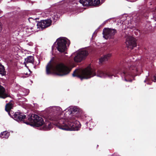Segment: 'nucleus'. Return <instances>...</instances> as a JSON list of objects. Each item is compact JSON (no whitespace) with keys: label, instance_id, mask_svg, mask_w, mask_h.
<instances>
[{"label":"nucleus","instance_id":"10","mask_svg":"<svg viewBox=\"0 0 156 156\" xmlns=\"http://www.w3.org/2000/svg\"><path fill=\"white\" fill-rule=\"evenodd\" d=\"M116 32V30L114 29L105 28L103 31V37L106 39L112 38Z\"/></svg>","mask_w":156,"mask_h":156},{"label":"nucleus","instance_id":"17","mask_svg":"<svg viewBox=\"0 0 156 156\" xmlns=\"http://www.w3.org/2000/svg\"><path fill=\"white\" fill-rule=\"evenodd\" d=\"M6 71L4 66L0 64V74L2 76H4L6 75Z\"/></svg>","mask_w":156,"mask_h":156},{"label":"nucleus","instance_id":"13","mask_svg":"<svg viewBox=\"0 0 156 156\" xmlns=\"http://www.w3.org/2000/svg\"><path fill=\"white\" fill-rule=\"evenodd\" d=\"M113 75L109 72H105L101 70H98L97 73V76L102 78L108 77L112 78Z\"/></svg>","mask_w":156,"mask_h":156},{"label":"nucleus","instance_id":"23","mask_svg":"<svg viewBox=\"0 0 156 156\" xmlns=\"http://www.w3.org/2000/svg\"><path fill=\"white\" fill-rule=\"evenodd\" d=\"M32 28H28L27 30H29L30 31H29V32H30L31 31H33V30H32Z\"/></svg>","mask_w":156,"mask_h":156},{"label":"nucleus","instance_id":"19","mask_svg":"<svg viewBox=\"0 0 156 156\" xmlns=\"http://www.w3.org/2000/svg\"><path fill=\"white\" fill-rule=\"evenodd\" d=\"M9 136V134L6 131L2 132L0 134V137L2 138H7Z\"/></svg>","mask_w":156,"mask_h":156},{"label":"nucleus","instance_id":"26","mask_svg":"<svg viewBox=\"0 0 156 156\" xmlns=\"http://www.w3.org/2000/svg\"><path fill=\"white\" fill-rule=\"evenodd\" d=\"M106 23V21H105L103 23V24H105Z\"/></svg>","mask_w":156,"mask_h":156},{"label":"nucleus","instance_id":"25","mask_svg":"<svg viewBox=\"0 0 156 156\" xmlns=\"http://www.w3.org/2000/svg\"><path fill=\"white\" fill-rule=\"evenodd\" d=\"M95 34V31L94 32V33L93 36H92V37H93L94 36V34Z\"/></svg>","mask_w":156,"mask_h":156},{"label":"nucleus","instance_id":"1","mask_svg":"<svg viewBox=\"0 0 156 156\" xmlns=\"http://www.w3.org/2000/svg\"><path fill=\"white\" fill-rule=\"evenodd\" d=\"M66 111L65 114V119L59 120L58 128L66 130H78L80 128L79 122L76 120V117L74 113L78 111L76 107L71 106L65 110Z\"/></svg>","mask_w":156,"mask_h":156},{"label":"nucleus","instance_id":"15","mask_svg":"<svg viewBox=\"0 0 156 156\" xmlns=\"http://www.w3.org/2000/svg\"><path fill=\"white\" fill-rule=\"evenodd\" d=\"M13 105L11 103H9L6 104L5 106V109L6 111L8 112V114L10 116H12V115L11 114V113H12V111H10V110L12 109V107Z\"/></svg>","mask_w":156,"mask_h":156},{"label":"nucleus","instance_id":"3","mask_svg":"<svg viewBox=\"0 0 156 156\" xmlns=\"http://www.w3.org/2000/svg\"><path fill=\"white\" fill-rule=\"evenodd\" d=\"M96 75L95 70L90 66L83 70L76 69L73 74V76H77L81 80L88 79Z\"/></svg>","mask_w":156,"mask_h":156},{"label":"nucleus","instance_id":"24","mask_svg":"<svg viewBox=\"0 0 156 156\" xmlns=\"http://www.w3.org/2000/svg\"><path fill=\"white\" fill-rule=\"evenodd\" d=\"M2 29V27L1 23H0V32L1 31Z\"/></svg>","mask_w":156,"mask_h":156},{"label":"nucleus","instance_id":"20","mask_svg":"<svg viewBox=\"0 0 156 156\" xmlns=\"http://www.w3.org/2000/svg\"><path fill=\"white\" fill-rule=\"evenodd\" d=\"M25 62L27 63H33L34 61V58L33 56H28L27 58L25 59Z\"/></svg>","mask_w":156,"mask_h":156},{"label":"nucleus","instance_id":"7","mask_svg":"<svg viewBox=\"0 0 156 156\" xmlns=\"http://www.w3.org/2000/svg\"><path fill=\"white\" fill-rule=\"evenodd\" d=\"M55 43L56 47L58 51L61 52L65 51L66 50V44L69 45L70 44L69 41L67 38L64 37L58 38Z\"/></svg>","mask_w":156,"mask_h":156},{"label":"nucleus","instance_id":"18","mask_svg":"<svg viewBox=\"0 0 156 156\" xmlns=\"http://www.w3.org/2000/svg\"><path fill=\"white\" fill-rule=\"evenodd\" d=\"M80 2L83 6L90 5V0H80Z\"/></svg>","mask_w":156,"mask_h":156},{"label":"nucleus","instance_id":"6","mask_svg":"<svg viewBox=\"0 0 156 156\" xmlns=\"http://www.w3.org/2000/svg\"><path fill=\"white\" fill-rule=\"evenodd\" d=\"M88 55V52L85 49H81L73 54L71 56L75 62H80L85 59Z\"/></svg>","mask_w":156,"mask_h":156},{"label":"nucleus","instance_id":"16","mask_svg":"<svg viewBox=\"0 0 156 156\" xmlns=\"http://www.w3.org/2000/svg\"><path fill=\"white\" fill-rule=\"evenodd\" d=\"M111 55L110 54H108L103 55L100 58V62L101 63L108 60L111 57Z\"/></svg>","mask_w":156,"mask_h":156},{"label":"nucleus","instance_id":"11","mask_svg":"<svg viewBox=\"0 0 156 156\" xmlns=\"http://www.w3.org/2000/svg\"><path fill=\"white\" fill-rule=\"evenodd\" d=\"M126 43L127 46L130 48H132L136 45L135 39L131 36L128 37L126 39Z\"/></svg>","mask_w":156,"mask_h":156},{"label":"nucleus","instance_id":"4","mask_svg":"<svg viewBox=\"0 0 156 156\" xmlns=\"http://www.w3.org/2000/svg\"><path fill=\"white\" fill-rule=\"evenodd\" d=\"M62 109L58 106L50 107L47 108L46 109V112L48 115V116H52L51 117H49V118L51 120L56 121L58 122L57 124V126L58 127V125L59 124V120L62 119H65V118L59 119L58 115L60 114L62 112Z\"/></svg>","mask_w":156,"mask_h":156},{"label":"nucleus","instance_id":"12","mask_svg":"<svg viewBox=\"0 0 156 156\" xmlns=\"http://www.w3.org/2000/svg\"><path fill=\"white\" fill-rule=\"evenodd\" d=\"M14 119L17 121H23L26 116L20 112H16L14 115Z\"/></svg>","mask_w":156,"mask_h":156},{"label":"nucleus","instance_id":"14","mask_svg":"<svg viewBox=\"0 0 156 156\" xmlns=\"http://www.w3.org/2000/svg\"><path fill=\"white\" fill-rule=\"evenodd\" d=\"M9 96L4 88L0 85V98H5Z\"/></svg>","mask_w":156,"mask_h":156},{"label":"nucleus","instance_id":"8","mask_svg":"<svg viewBox=\"0 0 156 156\" xmlns=\"http://www.w3.org/2000/svg\"><path fill=\"white\" fill-rule=\"evenodd\" d=\"M136 70V68L135 66L133 64L131 65L130 66L126 68L125 70L121 74L122 77H124V80L126 81L131 82V79H128L133 76L132 73H133V71Z\"/></svg>","mask_w":156,"mask_h":156},{"label":"nucleus","instance_id":"27","mask_svg":"<svg viewBox=\"0 0 156 156\" xmlns=\"http://www.w3.org/2000/svg\"><path fill=\"white\" fill-rule=\"evenodd\" d=\"M146 80H144V82H146Z\"/></svg>","mask_w":156,"mask_h":156},{"label":"nucleus","instance_id":"2","mask_svg":"<svg viewBox=\"0 0 156 156\" xmlns=\"http://www.w3.org/2000/svg\"><path fill=\"white\" fill-rule=\"evenodd\" d=\"M71 70L67 65L62 62L50 61L46 67L47 74L53 72L57 75L63 76L68 74Z\"/></svg>","mask_w":156,"mask_h":156},{"label":"nucleus","instance_id":"9","mask_svg":"<svg viewBox=\"0 0 156 156\" xmlns=\"http://www.w3.org/2000/svg\"><path fill=\"white\" fill-rule=\"evenodd\" d=\"M28 120L30 122L34 123L37 126H41L44 123L43 119L35 114L29 115Z\"/></svg>","mask_w":156,"mask_h":156},{"label":"nucleus","instance_id":"5","mask_svg":"<svg viewBox=\"0 0 156 156\" xmlns=\"http://www.w3.org/2000/svg\"><path fill=\"white\" fill-rule=\"evenodd\" d=\"M49 14L51 16L50 19L42 20L40 22H38L37 25V28L42 29L47 27L51 25V19H53L54 21H55L58 18V14L54 11L50 12Z\"/></svg>","mask_w":156,"mask_h":156},{"label":"nucleus","instance_id":"21","mask_svg":"<svg viewBox=\"0 0 156 156\" xmlns=\"http://www.w3.org/2000/svg\"><path fill=\"white\" fill-rule=\"evenodd\" d=\"M100 3V0H90V5H96Z\"/></svg>","mask_w":156,"mask_h":156},{"label":"nucleus","instance_id":"22","mask_svg":"<svg viewBox=\"0 0 156 156\" xmlns=\"http://www.w3.org/2000/svg\"><path fill=\"white\" fill-rule=\"evenodd\" d=\"M43 127L44 130H49L52 128V126L50 123H48L47 124H44Z\"/></svg>","mask_w":156,"mask_h":156}]
</instances>
